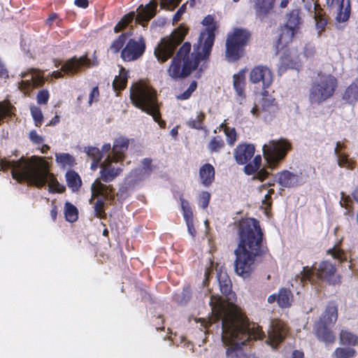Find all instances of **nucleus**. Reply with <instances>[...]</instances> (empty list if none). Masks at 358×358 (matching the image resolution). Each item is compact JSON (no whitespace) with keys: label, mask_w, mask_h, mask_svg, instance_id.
<instances>
[{"label":"nucleus","mask_w":358,"mask_h":358,"mask_svg":"<svg viewBox=\"0 0 358 358\" xmlns=\"http://www.w3.org/2000/svg\"><path fill=\"white\" fill-rule=\"evenodd\" d=\"M211 301L215 320L213 323L221 320L222 341L226 348V358H239L241 347L251 339H262L264 334L259 326L249 324L241 313L230 303Z\"/></svg>","instance_id":"obj_1"},{"label":"nucleus","mask_w":358,"mask_h":358,"mask_svg":"<svg viewBox=\"0 0 358 358\" xmlns=\"http://www.w3.org/2000/svg\"><path fill=\"white\" fill-rule=\"evenodd\" d=\"M206 27L205 31L201 33L198 39L196 47V55H189L191 45L185 43L173 57L168 69L169 75L173 78L187 77L194 70L199 64V61L207 58L210 52L215 40V31L217 28L214 18L208 15L202 21Z\"/></svg>","instance_id":"obj_2"},{"label":"nucleus","mask_w":358,"mask_h":358,"mask_svg":"<svg viewBox=\"0 0 358 358\" xmlns=\"http://www.w3.org/2000/svg\"><path fill=\"white\" fill-rule=\"evenodd\" d=\"M10 169L12 177L17 182L27 181L29 185L37 187H43L48 183L49 190L52 192H63L64 185H60L57 179L49 171L47 162L43 158L32 156L29 158L22 157L17 161L6 159L0 161V170Z\"/></svg>","instance_id":"obj_3"},{"label":"nucleus","mask_w":358,"mask_h":358,"mask_svg":"<svg viewBox=\"0 0 358 358\" xmlns=\"http://www.w3.org/2000/svg\"><path fill=\"white\" fill-rule=\"evenodd\" d=\"M240 242L234 250V271L243 278H248L255 269L256 257L259 255L262 233L259 222L252 218L242 220L238 223Z\"/></svg>","instance_id":"obj_4"},{"label":"nucleus","mask_w":358,"mask_h":358,"mask_svg":"<svg viewBox=\"0 0 358 358\" xmlns=\"http://www.w3.org/2000/svg\"><path fill=\"white\" fill-rule=\"evenodd\" d=\"M121 162L115 160L110 155H108L101 164L100 178H97L92 184V196L90 202L92 203L96 199L94 203V213L96 217L102 218L105 216L104 199L108 197L111 199L113 196L110 194L112 188L101 183L100 180L109 182L118 176L122 170V164L120 163Z\"/></svg>","instance_id":"obj_5"},{"label":"nucleus","mask_w":358,"mask_h":358,"mask_svg":"<svg viewBox=\"0 0 358 358\" xmlns=\"http://www.w3.org/2000/svg\"><path fill=\"white\" fill-rule=\"evenodd\" d=\"M130 99L136 107L152 115L161 127L165 126L164 121H159L160 114L156 92L149 85L138 83L132 85L130 90Z\"/></svg>","instance_id":"obj_6"},{"label":"nucleus","mask_w":358,"mask_h":358,"mask_svg":"<svg viewBox=\"0 0 358 358\" xmlns=\"http://www.w3.org/2000/svg\"><path fill=\"white\" fill-rule=\"evenodd\" d=\"M157 6V0H152L145 6L140 5L136 9V13L134 11H131L122 17L115 27V32L117 33L122 31L134 19H135L136 23L142 27H145L148 22L156 15Z\"/></svg>","instance_id":"obj_7"},{"label":"nucleus","mask_w":358,"mask_h":358,"mask_svg":"<svg viewBox=\"0 0 358 358\" xmlns=\"http://www.w3.org/2000/svg\"><path fill=\"white\" fill-rule=\"evenodd\" d=\"M337 81L331 75H320L313 83L310 90V99L312 102L320 103L331 96L336 87Z\"/></svg>","instance_id":"obj_8"},{"label":"nucleus","mask_w":358,"mask_h":358,"mask_svg":"<svg viewBox=\"0 0 358 358\" xmlns=\"http://www.w3.org/2000/svg\"><path fill=\"white\" fill-rule=\"evenodd\" d=\"M187 29L181 27L175 30L169 37L164 38L155 49V55L160 62L170 58L176 47L183 40Z\"/></svg>","instance_id":"obj_9"},{"label":"nucleus","mask_w":358,"mask_h":358,"mask_svg":"<svg viewBox=\"0 0 358 358\" xmlns=\"http://www.w3.org/2000/svg\"><path fill=\"white\" fill-rule=\"evenodd\" d=\"M250 34L245 29H236L228 35L226 42L225 56L229 62H234L243 55V47L246 44Z\"/></svg>","instance_id":"obj_10"},{"label":"nucleus","mask_w":358,"mask_h":358,"mask_svg":"<svg viewBox=\"0 0 358 358\" xmlns=\"http://www.w3.org/2000/svg\"><path fill=\"white\" fill-rule=\"evenodd\" d=\"M290 149V144L285 139L271 141L263 145V153L271 169L285 157L287 151Z\"/></svg>","instance_id":"obj_11"},{"label":"nucleus","mask_w":358,"mask_h":358,"mask_svg":"<svg viewBox=\"0 0 358 358\" xmlns=\"http://www.w3.org/2000/svg\"><path fill=\"white\" fill-rule=\"evenodd\" d=\"M219 285L220 292L222 293L223 295L226 296V299H222L220 296H215L212 295L210 296V300L209 302V304L211 307V311H213V306L211 305V301H214V304L215 305L217 303L216 301H218V303H230L233 304L236 308L237 310L241 313L238 307L234 304L231 302H229V300L231 299V295L233 294L231 293V282L229 277L226 273L220 272L217 276ZM215 314L213 312H212V316L208 319V320H206V319H203L201 321V325L204 328H207L209 324H211L213 323V320H215Z\"/></svg>","instance_id":"obj_12"},{"label":"nucleus","mask_w":358,"mask_h":358,"mask_svg":"<svg viewBox=\"0 0 358 358\" xmlns=\"http://www.w3.org/2000/svg\"><path fill=\"white\" fill-rule=\"evenodd\" d=\"M20 76L22 80L18 83V88L24 94H29L34 88L42 86L45 83L43 72L38 69H29L22 72Z\"/></svg>","instance_id":"obj_13"},{"label":"nucleus","mask_w":358,"mask_h":358,"mask_svg":"<svg viewBox=\"0 0 358 358\" xmlns=\"http://www.w3.org/2000/svg\"><path fill=\"white\" fill-rule=\"evenodd\" d=\"M330 12L335 16L336 24L343 23L349 20L350 15V0H327Z\"/></svg>","instance_id":"obj_14"},{"label":"nucleus","mask_w":358,"mask_h":358,"mask_svg":"<svg viewBox=\"0 0 358 358\" xmlns=\"http://www.w3.org/2000/svg\"><path fill=\"white\" fill-rule=\"evenodd\" d=\"M145 48V41L143 38L138 41L131 39L122 50L121 57L124 61H133L141 57Z\"/></svg>","instance_id":"obj_15"},{"label":"nucleus","mask_w":358,"mask_h":358,"mask_svg":"<svg viewBox=\"0 0 358 358\" xmlns=\"http://www.w3.org/2000/svg\"><path fill=\"white\" fill-rule=\"evenodd\" d=\"M287 328L285 323L278 320H272L271 329L268 332L267 343L272 348H276L286 336Z\"/></svg>","instance_id":"obj_16"},{"label":"nucleus","mask_w":358,"mask_h":358,"mask_svg":"<svg viewBox=\"0 0 358 358\" xmlns=\"http://www.w3.org/2000/svg\"><path fill=\"white\" fill-rule=\"evenodd\" d=\"M250 80L252 83H262L264 87H268L273 81L271 71L264 66H256L252 69Z\"/></svg>","instance_id":"obj_17"},{"label":"nucleus","mask_w":358,"mask_h":358,"mask_svg":"<svg viewBox=\"0 0 358 358\" xmlns=\"http://www.w3.org/2000/svg\"><path fill=\"white\" fill-rule=\"evenodd\" d=\"M90 66V60L85 57H73L62 66V71L66 74H75Z\"/></svg>","instance_id":"obj_18"},{"label":"nucleus","mask_w":358,"mask_h":358,"mask_svg":"<svg viewBox=\"0 0 358 358\" xmlns=\"http://www.w3.org/2000/svg\"><path fill=\"white\" fill-rule=\"evenodd\" d=\"M255 147L252 144H241L234 151V158L239 164H245L255 154Z\"/></svg>","instance_id":"obj_19"},{"label":"nucleus","mask_w":358,"mask_h":358,"mask_svg":"<svg viewBox=\"0 0 358 358\" xmlns=\"http://www.w3.org/2000/svg\"><path fill=\"white\" fill-rule=\"evenodd\" d=\"M267 301L272 303L275 301L281 308L289 307L292 302V292L285 288H281L278 294H271L268 296Z\"/></svg>","instance_id":"obj_20"},{"label":"nucleus","mask_w":358,"mask_h":358,"mask_svg":"<svg viewBox=\"0 0 358 358\" xmlns=\"http://www.w3.org/2000/svg\"><path fill=\"white\" fill-rule=\"evenodd\" d=\"M129 140L120 137L114 141L110 156L117 161H123L125 157V152L127 150Z\"/></svg>","instance_id":"obj_21"},{"label":"nucleus","mask_w":358,"mask_h":358,"mask_svg":"<svg viewBox=\"0 0 358 358\" xmlns=\"http://www.w3.org/2000/svg\"><path fill=\"white\" fill-rule=\"evenodd\" d=\"M282 66L292 69H296L301 64V57L295 49L287 50L281 57Z\"/></svg>","instance_id":"obj_22"},{"label":"nucleus","mask_w":358,"mask_h":358,"mask_svg":"<svg viewBox=\"0 0 358 358\" xmlns=\"http://www.w3.org/2000/svg\"><path fill=\"white\" fill-rule=\"evenodd\" d=\"M316 336L326 343H332L336 341L334 334L327 328V325L317 322L315 324Z\"/></svg>","instance_id":"obj_23"},{"label":"nucleus","mask_w":358,"mask_h":358,"mask_svg":"<svg viewBox=\"0 0 358 358\" xmlns=\"http://www.w3.org/2000/svg\"><path fill=\"white\" fill-rule=\"evenodd\" d=\"M338 318V308L334 302H330L326 307L319 322L325 325L334 324Z\"/></svg>","instance_id":"obj_24"},{"label":"nucleus","mask_w":358,"mask_h":358,"mask_svg":"<svg viewBox=\"0 0 358 358\" xmlns=\"http://www.w3.org/2000/svg\"><path fill=\"white\" fill-rule=\"evenodd\" d=\"M199 178L202 185H210L215 179V169L210 164H205L199 169Z\"/></svg>","instance_id":"obj_25"},{"label":"nucleus","mask_w":358,"mask_h":358,"mask_svg":"<svg viewBox=\"0 0 358 358\" xmlns=\"http://www.w3.org/2000/svg\"><path fill=\"white\" fill-rule=\"evenodd\" d=\"M335 272L336 268L331 262L323 261L320 264L316 274L318 278L330 281Z\"/></svg>","instance_id":"obj_26"},{"label":"nucleus","mask_w":358,"mask_h":358,"mask_svg":"<svg viewBox=\"0 0 358 358\" xmlns=\"http://www.w3.org/2000/svg\"><path fill=\"white\" fill-rule=\"evenodd\" d=\"M279 184L284 187H291L298 184L299 178L289 171H285L277 176Z\"/></svg>","instance_id":"obj_27"},{"label":"nucleus","mask_w":358,"mask_h":358,"mask_svg":"<svg viewBox=\"0 0 358 358\" xmlns=\"http://www.w3.org/2000/svg\"><path fill=\"white\" fill-rule=\"evenodd\" d=\"M299 24V19L296 15H292L288 20L285 29L283 30L282 37L292 38L296 32V29Z\"/></svg>","instance_id":"obj_28"},{"label":"nucleus","mask_w":358,"mask_h":358,"mask_svg":"<svg viewBox=\"0 0 358 358\" xmlns=\"http://www.w3.org/2000/svg\"><path fill=\"white\" fill-rule=\"evenodd\" d=\"M339 343L343 345H356L358 344V337L347 330H342L339 335Z\"/></svg>","instance_id":"obj_29"},{"label":"nucleus","mask_w":358,"mask_h":358,"mask_svg":"<svg viewBox=\"0 0 358 358\" xmlns=\"http://www.w3.org/2000/svg\"><path fill=\"white\" fill-rule=\"evenodd\" d=\"M245 75L244 71H240L234 76V87L239 96H243Z\"/></svg>","instance_id":"obj_30"},{"label":"nucleus","mask_w":358,"mask_h":358,"mask_svg":"<svg viewBox=\"0 0 358 358\" xmlns=\"http://www.w3.org/2000/svg\"><path fill=\"white\" fill-rule=\"evenodd\" d=\"M56 162L62 167H71L75 164V159L69 153L57 152L55 153Z\"/></svg>","instance_id":"obj_31"},{"label":"nucleus","mask_w":358,"mask_h":358,"mask_svg":"<svg viewBox=\"0 0 358 358\" xmlns=\"http://www.w3.org/2000/svg\"><path fill=\"white\" fill-rule=\"evenodd\" d=\"M341 147V144L340 142L336 143V147L335 148V154L337 156L338 164L340 167L346 168L348 169H352L353 166L351 162H350L348 159L347 156L344 154L341 153L340 151V148Z\"/></svg>","instance_id":"obj_32"},{"label":"nucleus","mask_w":358,"mask_h":358,"mask_svg":"<svg viewBox=\"0 0 358 358\" xmlns=\"http://www.w3.org/2000/svg\"><path fill=\"white\" fill-rule=\"evenodd\" d=\"M127 73L124 69L121 68L120 73L116 76L113 80V86L115 90H123L127 85Z\"/></svg>","instance_id":"obj_33"},{"label":"nucleus","mask_w":358,"mask_h":358,"mask_svg":"<svg viewBox=\"0 0 358 358\" xmlns=\"http://www.w3.org/2000/svg\"><path fill=\"white\" fill-rule=\"evenodd\" d=\"M66 220L69 222H76L78 217V210L76 206L69 202H66L64 209Z\"/></svg>","instance_id":"obj_34"},{"label":"nucleus","mask_w":358,"mask_h":358,"mask_svg":"<svg viewBox=\"0 0 358 358\" xmlns=\"http://www.w3.org/2000/svg\"><path fill=\"white\" fill-rule=\"evenodd\" d=\"M357 352L351 348H337L333 352L334 358H353L356 356Z\"/></svg>","instance_id":"obj_35"},{"label":"nucleus","mask_w":358,"mask_h":358,"mask_svg":"<svg viewBox=\"0 0 358 358\" xmlns=\"http://www.w3.org/2000/svg\"><path fill=\"white\" fill-rule=\"evenodd\" d=\"M68 186L73 191L77 190L81 185V180L78 173L69 171L66 175Z\"/></svg>","instance_id":"obj_36"},{"label":"nucleus","mask_w":358,"mask_h":358,"mask_svg":"<svg viewBox=\"0 0 358 358\" xmlns=\"http://www.w3.org/2000/svg\"><path fill=\"white\" fill-rule=\"evenodd\" d=\"M343 98L348 102L352 103L358 99V85L355 83L351 84L345 90Z\"/></svg>","instance_id":"obj_37"},{"label":"nucleus","mask_w":358,"mask_h":358,"mask_svg":"<svg viewBox=\"0 0 358 358\" xmlns=\"http://www.w3.org/2000/svg\"><path fill=\"white\" fill-rule=\"evenodd\" d=\"M262 109L269 113H274L279 109L278 103L275 99L272 97H265L262 100Z\"/></svg>","instance_id":"obj_38"},{"label":"nucleus","mask_w":358,"mask_h":358,"mask_svg":"<svg viewBox=\"0 0 358 358\" xmlns=\"http://www.w3.org/2000/svg\"><path fill=\"white\" fill-rule=\"evenodd\" d=\"M262 164V157L260 155H257L251 163L245 165L244 167L245 173L248 175L255 173L258 171Z\"/></svg>","instance_id":"obj_39"},{"label":"nucleus","mask_w":358,"mask_h":358,"mask_svg":"<svg viewBox=\"0 0 358 358\" xmlns=\"http://www.w3.org/2000/svg\"><path fill=\"white\" fill-rule=\"evenodd\" d=\"M226 120L221 124L220 127L224 130V132L227 138V141L230 145H233L236 141V133L234 128H229L225 123Z\"/></svg>","instance_id":"obj_40"},{"label":"nucleus","mask_w":358,"mask_h":358,"mask_svg":"<svg viewBox=\"0 0 358 358\" xmlns=\"http://www.w3.org/2000/svg\"><path fill=\"white\" fill-rule=\"evenodd\" d=\"M313 273L314 271L311 268H308V266L303 267L300 274L296 276V280H299L300 282L303 285L306 280H310Z\"/></svg>","instance_id":"obj_41"},{"label":"nucleus","mask_w":358,"mask_h":358,"mask_svg":"<svg viewBox=\"0 0 358 358\" xmlns=\"http://www.w3.org/2000/svg\"><path fill=\"white\" fill-rule=\"evenodd\" d=\"M30 110L32 117L35 122L36 126L39 127L41 124L43 120V116L41 110L36 106H31Z\"/></svg>","instance_id":"obj_42"},{"label":"nucleus","mask_w":358,"mask_h":358,"mask_svg":"<svg viewBox=\"0 0 358 358\" xmlns=\"http://www.w3.org/2000/svg\"><path fill=\"white\" fill-rule=\"evenodd\" d=\"M315 21L316 29L317 30L318 34L320 35L324 30V28L327 24V20L322 15L315 14Z\"/></svg>","instance_id":"obj_43"},{"label":"nucleus","mask_w":358,"mask_h":358,"mask_svg":"<svg viewBox=\"0 0 358 358\" xmlns=\"http://www.w3.org/2000/svg\"><path fill=\"white\" fill-rule=\"evenodd\" d=\"M126 41V35L122 34L120 35L110 45V50L114 53H117L119 52L120 48H122Z\"/></svg>","instance_id":"obj_44"},{"label":"nucleus","mask_w":358,"mask_h":358,"mask_svg":"<svg viewBox=\"0 0 358 358\" xmlns=\"http://www.w3.org/2000/svg\"><path fill=\"white\" fill-rule=\"evenodd\" d=\"M204 118V115L203 113H200L195 117V118L190 119L187 121V124L192 128L194 129H201L202 128V122Z\"/></svg>","instance_id":"obj_45"},{"label":"nucleus","mask_w":358,"mask_h":358,"mask_svg":"<svg viewBox=\"0 0 358 358\" xmlns=\"http://www.w3.org/2000/svg\"><path fill=\"white\" fill-rule=\"evenodd\" d=\"M87 155L91 157L93 160L99 161L101 157V152L97 148L89 147L85 148Z\"/></svg>","instance_id":"obj_46"},{"label":"nucleus","mask_w":358,"mask_h":358,"mask_svg":"<svg viewBox=\"0 0 358 358\" xmlns=\"http://www.w3.org/2000/svg\"><path fill=\"white\" fill-rule=\"evenodd\" d=\"M29 138L35 145H41L44 141V137L38 134L36 130H31L29 131Z\"/></svg>","instance_id":"obj_47"},{"label":"nucleus","mask_w":358,"mask_h":358,"mask_svg":"<svg viewBox=\"0 0 358 358\" xmlns=\"http://www.w3.org/2000/svg\"><path fill=\"white\" fill-rule=\"evenodd\" d=\"M181 0H161L160 7L170 10H173Z\"/></svg>","instance_id":"obj_48"},{"label":"nucleus","mask_w":358,"mask_h":358,"mask_svg":"<svg viewBox=\"0 0 358 358\" xmlns=\"http://www.w3.org/2000/svg\"><path fill=\"white\" fill-rule=\"evenodd\" d=\"M197 83L195 81L192 82L188 88L184 93L177 96L178 99H187L191 96L192 93L196 89Z\"/></svg>","instance_id":"obj_49"},{"label":"nucleus","mask_w":358,"mask_h":358,"mask_svg":"<svg viewBox=\"0 0 358 358\" xmlns=\"http://www.w3.org/2000/svg\"><path fill=\"white\" fill-rule=\"evenodd\" d=\"M49 92L46 90H40L36 96L37 102L38 104H46L49 99Z\"/></svg>","instance_id":"obj_50"},{"label":"nucleus","mask_w":358,"mask_h":358,"mask_svg":"<svg viewBox=\"0 0 358 358\" xmlns=\"http://www.w3.org/2000/svg\"><path fill=\"white\" fill-rule=\"evenodd\" d=\"M329 253L334 258L338 259L340 262L345 260V257L343 255V252L338 248L334 247L329 250Z\"/></svg>","instance_id":"obj_51"},{"label":"nucleus","mask_w":358,"mask_h":358,"mask_svg":"<svg viewBox=\"0 0 358 358\" xmlns=\"http://www.w3.org/2000/svg\"><path fill=\"white\" fill-rule=\"evenodd\" d=\"M188 203L185 201H182L181 206L183 209L184 217L186 222L192 221V213L188 206Z\"/></svg>","instance_id":"obj_52"},{"label":"nucleus","mask_w":358,"mask_h":358,"mask_svg":"<svg viewBox=\"0 0 358 358\" xmlns=\"http://www.w3.org/2000/svg\"><path fill=\"white\" fill-rule=\"evenodd\" d=\"M210 194L207 192H203L199 196V203L203 208H206L208 206Z\"/></svg>","instance_id":"obj_53"},{"label":"nucleus","mask_w":358,"mask_h":358,"mask_svg":"<svg viewBox=\"0 0 358 358\" xmlns=\"http://www.w3.org/2000/svg\"><path fill=\"white\" fill-rule=\"evenodd\" d=\"M223 146V142L221 140L213 138L209 143V149L213 152H216Z\"/></svg>","instance_id":"obj_54"},{"label":"nucleus","mask_w":358,"mask_h":358,"mask_svg":"<svg viewBox=\"0 0 358 358\" xmlns=\"http://www.w3.org/2000/svg\"><path fill=\"white\" fill-rule=\"evenodd\" d=\"M352 203L351 199L349 196H346L344 194V193H342L341 199L340 201L341 205L343 207H345L346 209L348 208L351 206V203Z\"/></svg>","instance_id":"obj_55"},{"label":"nucleus","mask_w":358,"mask_h":358,"mask_svg":"<svg viewBox=\"0 0 358 358\" xmlns=\"http://www.w3.org/2000/svg\"><path fill=\"white\" fill-rule=\"evenodd\" d=\"M99 95V89L97 87H94L89 95V104L91 105L94 101H97Z\"/></svg>","instance_id":"obj_56"},{"label":"nucleus","mask_w":358,"mask_h":358,"mask_svg":"<svg viewBox=\"0 0 358 358\" xmlns=\"http://www.w3.org/2000/svg\"><path fill=\"white\" fill-rule=\"evenodd\" d=\"M186 10V4H182L180 8L178 10L176 13L174 15L173 17V21L174 22H177L180 20L181 15L185 12Z\"/></svg>","instance_id":"obj_57"},{"label":"nucleus","mask_w":358,"mask_h":358,"mask_svg":"<svg viewBox=\"0 0 358 358\" xmlns=\"http://www.w3.org/2000/svg\"><path fill=\"white\" fill-rule=\"evenodd\" d=\"M268 174V173L266 170L261 169L257 173V175L254 177V178H257L259 180L262 181L263 180H264L267 177Z\"/></svg>","instance_id":"obj_58"},{"label":"nucleus","mask_w":358,"mask_h":358,"mask_svg":"<svg viewBox=\"0 0 358 358\" xmlns=\"http://www.w3.org/2000/svg\"><path fill=\"white\" fill-rule=\"evenodd\" d=\"M274 192L273 189H269L267 193L264 196V199L262 201L263 203L266 204L268 206H271V202L268 200L271 198V195Z\"/></svg>","instance_id":"obj_59"},{"label":"nucleus","mask_w":358,"mask_h":358,"mask_svg":"<svg viewBox=\"0 0 358 358\" xmlns=\"http://www.w3.org/2000/svg\"><path fill=\"white\" fill-rule=\"evenodd\" d=\"M74 3L80 8H85L88 6V1L87 0H75Z\"/></svg>","instance_id":"obj_60"},{"label":"nucleus","mask_w":358,"mask_h":358,"mask_svg":"<svg viewBox=\"0 0 358 358\" xmlns=\"http://www.w3.org/2000/svg\"><path fill=\"white\" fill-rule=\"evenodd\" d=\"M186 223H187V226L189 234L192 236H194V233H195V230H194V227H193L192 220V221L186 222Z\"/></svg>","instance_id":"obj_61"},{"label":"nucleus","mask_w":358,"mask_h":358,"mask_svg":"<svg viewBox=\"0 0 358 358\" xmlns=\"http://www.w3.org/2000/svg\"><path fill=\"white\" fill-rule=\"evenodd\" d=\"M0 77H8L7 71L4 69L3 64L0 65Z\"/></svg>","instance_id":"obj_62"},{"label":"nucleus","mask_w":358,"mask_h":358,"mask_svg":"<svg viewBox=\"0 0 358 358\" xmlns=\"http://www.w3.org/2000/svg\"><path fill=\"white\" fill-rule=\"evenodd\" d=\"M185 298L181 300H178V302L181 304L185 303L189 299V293L188 291H185L184 293Z\"/></svg>","instance_id":"obj_63"},{"label":"nucleus","mask_w":358,"mask_h":358,"mask_svg":"<svg viewBox=\"0 0 358 358\" xmlns=\"http://www.w3.org/2000/svg\"><path fill=\"white\" fill-rule=\"evenodd\" d=\"M292 358H303V354L302 352L295 350L293 352Z\"/></svg>","instance_id":"obj_64"}]
</instances>
